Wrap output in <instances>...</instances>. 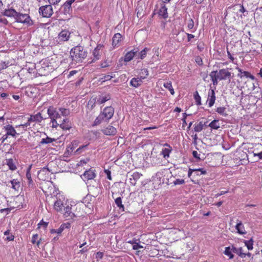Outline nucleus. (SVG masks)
Instances as JSON below:
<instances>
[{"mask_svg": "<svg viewBox=\"0 0 262 262\" xmlns=\"http://www.w3.org/2000/svg\"><path fill=\"white\" fill-rule=\"evenodd\" d=\"M114 114V108L112 106H110L104 107L103 111L100 112V114L94 120L93 126H97L103 121L108 122L113 117Z\"/></svg>", "mask_w": 262, "mask_h": 262, "instance_id": "2", "label": "nucleus"}, {"mask_svg": "<svg viewBox=\"0 0 262 262\" xmlns=\"http://www.w3.org/2000/svg\"><path fill=\"white\" fill-rule=\"evenodd\" d=\"M226 108L225 107H219L216 108V112L223 116H226L227 114L226 112Z\"/></svg>", "mask_w": 262, "mask_h": 262, "instance_id": "48", "label": "nucleus"}, {"mask_svg": "<svg viewBox=\"0 0 262 262\" xmlns=\"http://www.w3.org/2000/svg\"><path fill=\"white\" fill-rule=\"evenodd\" d=\"M101 131L104 135L106 136H115L117 133V129L111 125L104 127Z\"/></svg>", "mask_w": 262, "mask_h": 262, "instance_id": "14", "label": "nucleus"}, {"mask_svg": "<svg viewBox=\"0 0 262 262\" xmlns=\"http://www.w3.org/2000/svg\"><path fill=\"white\" fill-rule=\"evenodd\" d=\"M143 80L141 79V78L138 77H134L130 81V86L137 88L139 86H141L143 83Z\"/></svg>", "mask_w": 262, "mask_h": 262, "instance_id": "27", "label": "nucleus"}, {"mask_svg": "<svg viewBox=\"0 0 262 262\" xmlns=\"http://www.w3.org/2000/svg\"><path fill=\"white\" fill-rule=\"evenodd\" d=\"M16 21L32 26L33 24V21L30 18L29 15L27 14H23L17 12V15L15 18Z\"/></svg>", "mask_w": 262, "mask_h": 262, "instance_id": "7", "label": "nucleus"}, {"mask_svg": "<svg viewBox=\"0 0 262 262\" xmlns=\"http://www.w3.org/2000/svg\"><path fill=\"white\" fill-rule=\"evenodd\" d=\"M184 183H185L184 180L178 179L174 181V184L175 185H181V184H184Z\"/></svg>", "mask_w": 262, "mask_h": 262, "instance_id": "58", "label": "nucleus"}, {"mask_svg": "<svg viewBox=\"0 0 262 262\" xmlns=\"http://www.w3.org/2000/svg\"><path fill=\"white\" fill-rule=\"evenodd\" d=\"M122 40V35L118 33H116L112 38V45L114 47H118L120 42Z\"/></svg>", "mask_w": 262, "mask_h": 262, "instance_id": "28", "label": "nucleus"}, {"mask_svg": "<svg viewBox=\"0 0 262 262\" xmlns=\"http://www.w3.org/2000/svg\"><path fill=\"white\" fill-rule=\"evenodd\" d=\"M143 246H141L139 243H135L134 245L133 246V248L134 250H138L140 248H142Z\"/></svg>", "mask_w": 262, "mask_h": 262, "instance_id": "59", "label": "nucleus"}, {"mask_svg": "<svg viewBox=\"0 0 262 262\" xmlns=\"http://www.w3.org/2000/svg\"><path fill=\"white\" fill-rule=\"evenodd\" d=\"M104 254L103 252H97L96 253V259H97V261H99L100 259H102L103 257Z\"/></svg>", "mask_w": 262, "mask_h": 262, "instance_id": "55", "label": "nucleus"}, {"mask_svg": "<svg viewBox=\"0 0 262 262\" xmlns=\"http://www.w3.org/2000/svg\"><path fill=\"white\" fill-rule=\"evenodd\" d=\"M138 48V52H137V59H143L147 56V53L150 51V49L145 47L143 49L140 50L139 47Z\"/></svg>", "mask_w": 262, "mask_h": 262, "instance_id": "20", "label": "nucleus"}, {"mask_svg": "<svg viewBox=\"0 0 262 262\" xmlns=\"http://www.w3.org/2000/svg\"><path fill=\"white\" fill-rule=\"evenodd\" d=\"M111 96L109 94H102L97 96V103L98 104L104 103L107 101L110 100Z\"/></svg>", "mask_w": 262, "mask_h": 262, "instance_id": "18", "label": "nucleus"}, {"mask_svg": "<svg viewBox=\"0 0 262 262\" xmlns=\"http://www.w3.org/2000/svg\"><path fill=\"white\" fill-rule=\"evenodd\" d=\"M158 14L164 19H166L168 17L167 8L165 5H161V8L159 10Z\"/></svg>", "mask_w": 262, "mask_h": 262, "instance_id": "30", "label": "nucleus"}, {"mask_svg": "<svg viewBox=\"0 0 262 262\" xmlns=\"http://www.w3.org/2000/svg\"><path fill=\"white\" fill-rule=\"evenodd\" d=\"M63 216L68 220L73 219L74 217L76 216L74 213L72 211V205H67L64 207Z\"/></svg>", "mask_w": 262, "mask_h": 262, "instance_id": "17", "label": "nucleus"}, {"mask_svg": "<svg viewBox=\"0 0 262 262\" xmlns=\"http://www.w3.org/2000/svg\"><path fill=\"white\" fill-rule=\"evenodd\" d=\"M60 127L63 130H70L72 126L70 121L66 119H63V122L60 124Z\"/></svg>", "mask_w": 262, "mask_h": 262, "instance_id": "34", "label": "nucleus"}, {"mask_svg": "<svg viewBox=\"0 0 262 262\" xmlns=\"http://www.w3.org/2000/svg\"><path fill=\"white\" fill-rule=\"evenodd\" d=\"M56 140L54 138H51L49 137H47L46 138L41 139V141L39 143V145L40 146L45 144H49L52 143Z\"/></svg>", "mask_w": 262, "mask_h": 262, "instance_id": "37", "label": "nucleus"}, {"mask_svg": "<svg viewBox=\"0 0 262 262\" xmlns=\"http://www.w3.org/2000/svg\"><path fill=\"white\" fill-rule=\"evenodd\" d=\"M235 229L237 230V232L239 234L243 235L247 233L244 225L241 221H237Z\"/></svg>", "mask_w": 262, "mask_h": 262, "instance_id": "25", "label": "nucleus"}, {"mask_svg": "<svg viewBox=\"0 0 262 262\" xmlns=\"http://www.w3.org/2000/svg\"><path fill=\"white\" fill-rule=\"evenodd\" d=\"M244 243L249 250L253 249V241L252 238L249 241H245Z\"/></svg>", "mask_w": 262, "mask_h": 262, "instance_id": "49", "label": "nucleus"}, {"mask_svg": "<svg viewBox=\"0 0 262 262\" xmlns=\"http://www.w3.org/2000/svg\"><path fill=\"white\" fill-rule=\"evenodd\" d=\"M63 207V203L61 199H57L54 204V209L57 212L61 211Z\"/></svg>", "mask_w": 262, "mask_h": 262, "instance_id": "31", "label": "nucleus"}, {"mask_svg": "<svg viewBox=\"0 0 262 262\" xmlns=\"http://www.w3.org/2000/svg\"><path fill=\"white\" fill-rule=\"evenodd\" d=\"M71 33L66 30H62L58 35L59 42L66 41L69 40Z\"/></svg>", "mask_w": 262, "mask_h": 262, "instance_id": "19", "label": "nucleus"}, {"mask_svg": "<svg viewBox=\"0 0 262 262\" xmlns=\"http://www.w3.org/2000/svg\"><path fill=\"white\" fill-rule=\"evenodd\" d=\"M17 12H16L14 9H9L5 10L3 12V14L6 16L13 17L15 19L16 15H17Z\"/></svg>", "mask_w": 262, "mask_h": 262, "instance_id": "32", "label": "nucleus"}, {"mask_svg": "<svg viewBox=\"0 0 262 262\" xmlns=\"http://www.w3.org/2000/svg\"><path fill=\"white\" fill-rule=\"evenodd\" d=\"M204 124L202 122L194 124V130L195 132H200L203 129Z\"/></svg>", "mask_w": 262, "mask_h": 262, "instance_id": "45", "label": "nucleus"}, {"mask_svg": "<svg viewBox=\"0 0 262 262\" xmlns=\"http://www.w3.org/2000/svg\"><path fill=\"white\" fill-rule=\"evenodd\" d=\"M31 242L33 244H36L39 247L41 243V238L38 239V235L37 234H33L32 236Z\"/></svg>", "mask_w": 262, "mask_h": 262, "instance_id": "41", "label": "nucleus"}, {"mask_svg": "<svg viewBox=\"0 0 262 262\" xmlns=\"http://www.w3.org/2000/svg\"><path fill=\"white\" fill-rule=\"evenodd\" d=\"M71 227V224L69 223H66L62 224L60 227L57 229H51V233H56L58 234H60L62 231L66 229H69Z\"/></svg>", "mask_w": 262, "mask_h": 262, "instance_id": "22", "label": "nucleus"}, {"mask_svg": "<svg viewBox=\"0 0 262 262\" xmlns=\"http://www.w3.org/2000/svg\"><path fill=\"white\" fill-rule=\"evenodd\" d=\"M163 86L165 89L168 90L170 91L171 95H173L174 94V89H173L171 81H168L164 83Z\"/></svg>", "mask_w": 262, "mask_h": 262, "instance_id": "42", "label": "nucleus"}, {"mask_svg": "<svg viewBox=\"0 0 262 262\" xmlns=\"http://www.w3.org/2000/svg\"><path fill=\"white\" fill-rule=\"evenodd\" d=\"M43 120V118L40 113H38L35 115H31L28 118L27 122L24 124L16 126V127H21L24 130H26L27 128L34 127L36 124L40 125V123Z\"/></svg>", "mask_w": 262, "mask_h": 262, "instance_id": "3", "label": "nucleus"}, {"mask_svg": "<svg viewBox=\"0 0 262 262\" xmlns=\"http://www.w3.org/2000/svg\"><path fill=\"white\" fill-rule=\"evenodd\" d=\"M215 101V92L213 90H211L210 92L208 93L207 102L209 107H211L214 104Z\"/></svg>", "mask_w": 262, "mask_h": 262, "instance_id": "26", "label": "nucleus"}, {"mask_svg": "<svg viewBox=\"0 0 262 262\" xmlns=\"http://www.w3.org/2000/svg\"><path fill=\"white\" fill-rule=\"evenodd\" d=\"M105 172L107 175V178L110 180H112L111 172L109 170H105Z\"/></svg>", "mask_w": 262, "mask_h": 262, "instance_id": "63", "label": "nucleus"}, {"mask_svg": "<svg viewBox=\"0 0 262 262\" xmlns=\"http://www.w3.org/2000/svg\"><path fill=\"white\" fill-rule=\"evenodd\" d=\"M97 96H92L88 101L87 104V108L89 111H92L96 106L97 103Z\"/></svg>", "mask_w": 262, "mask_h": 262, "instance_id": "29", "label": "nucleus"}, {"mask_svg": "<svg viewBox=\"0 0 262 262\" xmlns=\"http://www.w3.org/2000/svg\"><path fill=\"white\" fill-rule=\"evenodd\" d=\"M224 254L228 256L230 259H232L234 257V255L232 254V250L230 247H227L225 248Z\"/></svg>", "mask_w": 262, "mask_h": 262, "instance_id": "47", "label": "nucleus"}, {"mask_svg": "<svg viewBox=\"0 0 262 262\" xmlns=\"http://www.w3.org/2000/svg\"><path fill=\"white\" fill-rule=\"evenodd\" d=\"M61 0H48L49 3L52 5L58 4Z\"/></svg>", "mask_w": 262, "mask_h": 262, "instance_id": "64", "label": "nucleus"}, {"mask_svg": "<svg viewBox=\"0 0 262 262\" xmlns=\"http://www.w3.org/2000/svg\"><path fill=\"white\" fill-rule=\"evenodd\" d=\"M7 164L8 166L10 169L14 170L16 169V166L13 162V160L12 159H8L7 160Z\"/></svg>", "mask_w": 262, "mask_h": 262, "instance_id": "46", "label": "nucleus"}, {"mask_svg": "<svg viewBox=\"0 0 262 262\" xmlns=\"http://www.w3.org/2000/svg\"><path fill=\"white\" fill-rule=\"evenodd\" d=\"M148 75V71L147 69L143 68L141 69V71L139 72L138 76L139 78H141V79H144L147 77Z\"/></svg>", "mask_w": 262, "mask_h": 262, "instance_id": "39", "label": "nucleus"}, {"mask_svg": "<svg viewBox=\"0 0 262 262\" xmlns=\"http://www.w3.org/2000/svg\"><path fill=\"white\" fill-rule=\"evenodd\" d=\"M49 223L44 222L43 220H41L38 224V228H40L41 227H42L44 229H46L47 228V226L48 225Z\"/></svg>", "mask_w": 262, "mask_h": 262, "instance_id": "53", "label": "nucleus"}, {"mask_svg": "<svg viewBox=\"0 0 262 262\" xmlns=\"http://www.w3.org/2000/svg\"><path fill=\"white\" fill-rule=\"evenodd\" d=\"M228 192V190L221 191L220 192L215 194L214 196L215 198H217L221 195L227 193Z\"/></svg>", "mask_w": 262, "mask_h": 262, "instance_id": "60", "label": "nucleus"}, {"mask_svg": "<svg viewBox=\"0 0 262 262\" xmlns=\"http://www.w3.org/2000/svg\"><path fill=\"white\" fill-rule=\"evenodd\" d=\"M93 54L94 56V59L91 61L89 62V63H91L94 61V60H97L100 58V55L99 53V51H98V48H96L93 52Z\"/></svg>", "mask_w": 262, "mask_h": 262, "instance_id": "44", "label": "nucleus"}, {"mask_svg": "<svg viewBox=\"0 0 262 262\" xmlns=\"http://www.w3.org/2000/svg\"><path fill=\"white\" fill-rule=\"evenodd\" d=\"M238 73L237 75L238 76H240L241 78L242 77H246V78H249L252 80L254 79V76L251 74L250 73L247 72V71H242L241 69H238Z\"/></svg>", "mask_w": 262, "mask_h": 262, "instance_id": "33", "label": "nucleus"}, {"mask_svg": "<svg viewBox=\"0 0 262 262\" xmlns=\"http://www.w3.org/2000/svg\"><path fill=\"white\" fill-rule=\"evenodd\" d=\"M37 69V77L40 76H46L48 72L47 71L46 67H36Z\"/></svg>", "mask_w": 262, "mask_h": 262, "instance_id": "35", "label": "nucleus"}, {"mask_svg": "<svg viewBox=\"0 0 262 262\" xmlns=\"http://www.w3.org/2000/svg\"><path fill=\"white\" fill-rule=\"evenodd\" d=\"M50 171L46 167H43L38 172V178L39 180L46 181L49 179Z\"/></svg>", "mask_w": 262, "mask_h": 262, "instance_id": "13", "label": "nucleus"}, {"mask_svg": "<svg viewBox=\"0 0 262 262\" xmlns=\"http://www.w3.org/2000/svg\"><path fill=\"white\" fill-rule=\"evenodd\" d=\"M25 94L31 98L35 97L37 94L38 93V89L34 86L28 85L25 88Z\"/></svg>", "mask_w": 262, "mask_h": 262, "instance_id": "11", "label": "nucleus"}, {"mask_svg": "<svg viewBox=\"0 0 262 262\" xmlns=\"http://www.w3.org/2000/svg\"><path fill=\"white\" fill-rule=\"evenodd\" d=\"M192 155L194 158H195L196 159H200V154L197 151L193 150L192 151Z\"/></svg>", "mask_w": 262, "mask_h": 262, "instance_id": "62", "label": "nucleus"}, {"mask_svg": "<svg viewBox=\"0 0 262 262\" xmlns=\"http://www.w3.org/2000/svg\"><path fill=\"white\" fill-rule=\"evenodd\" d=\"M137 52H138V48L135 47L133 50L127 52L124 56V61L128 62L133 59H137Z\"/></svg>", "mask_w": 262, "mask_h": 262, "instance_id": "15", "label": "nucleus"}, {"mask_svg": "<svg viewBox=\"0 0 262 262\" xmlns=\"http://www.w3.org/2000/svg\"><path fill=\"white\" fill-rule=\"evenodd\" d=\"M36 67H25L19 71L21 75H25L26 78L33 79L37 77Z\"/></svg>", "mask_w": 262, "mask_h": 262, "instance_id": "6", "label": "nucleus"}, {"mask_svg": "<svg viewBox=\"0 0 262 262\" xmlns=\"http://www.w3.org/2000/svg\"><path fill=\"white\" fill-rule=\"evenodd\" d=\"M86 56V51L81 46L72 48L70 51V59L72 61V64L81 62Z\"/></svg>", "mask_w": 262, "mask_h": 262, "instance_id": "1", "label": "nucleus"}, {"mask_svg": "<svg viewBox=\"0 0 262 262\" xmlns=\"http://www.w3.org/2000/svg\"><path fill=\"white\" fill-rule=\"evenodd\" d=\"M48 114L51 119L53 124L57 123L56 119L60 117V114L53 106H50L47 111Z\"/></svg>", "mask_w": 262, "mask_h": 262, "instance_id": "10", "label": "nucleus"}, {"mask_svg": "<svg viewBox=\"0 0 262 262\" xmlns=\"http://www.w3.org/2000/svg\"><path fill=\"white\" fill-rule=\"evenodd\" d=\"M31 167H32V165H30L28 167L27 171H26V178L28 181V182L29 185L32 184V183H33V181L32 180L31 174V172H30Z\"/></svg>", "mask_w": 262, "mask_h": 262, "instance_id": "40", "label": "nucleus"}, {"mask_svg": "<svg viewBox=\"0 0 262 262\" xmlns=\"http://www.w3.org/2000/svg\"><path fill=\"white\" fill-rule=\"evenodd\" d=\"M11 188L16 191H18L20 187V183L17 179H13L10 181Z\"/></svg>", "mask_w": 262, "mask_h": 262, "instance_id": "36", "label": "nucleus"}, {"mask_svg": "<svg viewBox=\"0 0 262 262\" xmlns=\"http://www.w3.org/2000/svg\"><path fill=\"white\" fill-rule=\"evenodd\" d=\"M231 76V73L227 69H222L219 72L214 71L210 73V76L211 81L214 85H216L218 83V80H226L229 79Z\"/></svg>", "mask_w": 262, "mask_h": 262, "instance_id": "4", "label": "nucleus"}, {"mask_svg": "<svg viewBox=\"0 0 262 262\" xmlns=\"http://www.w3.org/2000/svg\"><path fill=\"white\" fill-rule=\"evenodd\" d=\"M59 111L63 116H67L70 114V111L69 109L65 108H60Z\"/></svg>", "mask_w": 262, "mask_h": 262, "instance_id": "50", "label": "nucleus"}, {"mask_svg": "<svg viewBox=\"0 0 262 262\" xmlns=\"http://www.w3.org/2000/svg\"><path fill=\"white\" fill-rule=\"evenodd\" d=\"M96 176L95 172V170L90 169L88 170H86L83 174V178L84 180H90L94 179Z\"/></svg>", "mask_w": 262, "mask_h": 262, "instance_id": "21", "label": "nucleus"}, {"mask_svg": "<svg viewBox=\"0 0 262 262\" xmlns=\"http://www.w3.org/2000/svg\"><path fill=\"white\" fill-rule=\"evenodd\" d=\"M39 13L43 17H50L53 13L51 5L41 6L39 9Z\"/></svg>", "mask_w": 262, "mask_h": 262, "instance_id": "9", "label": "nucleus"}, {"mask_svg": "<svg viewBox=\"0 0 262 262\" xmlns=\"http://www.w3.org/2000/svg\"><path fill=\"white\" fill-rule=\"evenodd\" d=\"M194 99L196 103V104L201 105V98L197 91H196L195 92V93L194 94Z\"/></svg>", "mask_w": 262, "mask_h": 262, "instance_id": "51", "label": "nucleus"}, {"mask_svg": "<svg viewBox=\"0 0 262 262\" xmlns=\"http://www.w3.org/2000/svg\"><path fill=\"white\" fill-rule=\"evenodd\" d=\"M172 151V147L168 143H165L163 144V148L162 149L160 155L163 156L165 160H167L169 158Z\"/></svg>", "mask_w": 262, "mask_h": 262, "instance_id": "12", "label": "nucleus"}, {"mask_svg": "<svg viewBox=\"0 0 262 262\" xmlns=\"http://www.w3.org/2000/svg\"><path fill=\"white\" fill-rule=\"evenodd\" d=\"M206 173V171L203 168H199L195 169H189L188 172V177L190 178L191 176H201Z\"/></svg>", "mask_w": 262, "mask_h": 262, "instance_id": "16", "label": "nucleus"}, {"mask_svg": "<svg viewBox=\"0 0 262 262\" xmlns=\"http://www.w3.org/2000/svg\"><path fill=\"white\" fill-rule=\"evenodd\" d=\"M259 146L262 148V145H260ZM254 156L255 157L257 156L259 158V159H262V151L259 152H254Z\"/></svg>", "mask_w": 262, "mask_h": 262, "instance_id": "61", "label": "nucleus"}, {"mask_svg": "<svg viewBox=\"0 0 262 262\" xmlns=\"http://www.w3.org/2000/svg\"><path fill=\"white\" fill-rule=\"evenodd\" d=\"M4 234L5 235H9L8 236H7L6 237V239L8 241H13L14 240V236L13 235H9L10 234V230H6L5 232H4Z\"/></svg>", "mask_w": 262, "mask_h": 262, "instance_id": "52", "label": "nucleus"}, {"mask_svg": "<svg viewBox=\"0 0 262 262\" xmlns=\"http://www.w3.org/2000/svg\"><path fill=\"white\" fill-rule=\"evenodd\" d=\"M3 129L5 134H4L0 138V140L2 143H4L9 136L14 138L17 134L16 131L14 128L9 124L4 126Z\"/></svg>", "mask_w": 262, "mask_h": 262, "instance_id": "5", "label": "nucleus"}, {"mask_svg": "<svg viewBox=\"0 0 262 262\" xmlns=\"http://www.w3.org/2000/svg\"><path fill=\"white\" fill-rule=\"evenodd\" d=\"M41 189L45 195L49 196L51 194V190L53 189V188L51 186V183L48 182H45L42 184Z\"/></svg>", "mask_w": 262, "mask_h": 262, "instance_id": "23", "label": "nucleus"}, {"mask_svg": "<svg viewBox=\"0 0 262 262\" xmlns=\"http://www.w3.org/2000/svg\"><path fill=\"white\" fill-rule=\"evenodd\" d=\"M113 77H114L113 76H111L110 75H105L101 78V80L102 82H103L111 80Z\"/></svg>", "mask_w": 262, "mask_h": 262, "instance_id": "54", "label": "nucleus"}, {"mask_svg": "<svg viewBox=\"0 0 262 262\" xmlns=\"http://www.w3.org/2000/svg\"><path fill=\"white\" fill-rule=\"evenodd\" d=\"M211 129H217L220 127L219 121L218 120H213L208 125Z\"/></svg>", "mask_w": 262, "mask_h": 262, "instance_id": "38", "label": "nucleus"}, {"mask_svg": "<svg viewBox=\"0 0 262 262\" xmlns=\"http://www.w3.org/2000/svg\"><path fill=\"white\" fill-rule=\"evenodd\" d=\"M75 0H67L59 9V12L64 15H70L72 12V4Z\"/></svg>", "mask_w": 262, "mask_h": 262, "instance_id": "8", "label": "nucleus"}, {"mask_svg": "<svg viewBox=\"0 0 262 262\" xmlns=\"http://www.w3.org/2000/svg\"><path fill=\"white\" fill-rule=\"evenodd\" d=\"M188 28L189 29H192L194 27V21L192 19L190 18L188 21Z\"/></svg>", "mask_w": 262, "mask_h": 262, "instance_id": "57", "label": "nucleus"}, {"mask_svg": "<svg viewBox=\"0 0 262 262\" xmlns=\"http://www.w3.org/2000/svg\"><path fill=\"white\" fill-rule=\"evenodd\" d=\"M115 204L117 207L121 209L122 211L124 210V205L122 203V199L120 197L116 198L115 200Z\"/></svg>", "mask_w": 262, "mask_h": 262, "instance_id": "43", "label": "nucleus"}, {"mask_svg": "<svg viewBox=\"0 0 262 262\" xmlns=\"http://www.w3.org/2000/svg\"><path fill=\"white\" fill-rule=\"evenodd\" d=\"M142 176V174L141 173L137 171L134 172L131 175V177L129 179L130 184L133 186H135L136 184L137 181Z\"/></svg>", "mask_w": 262, "mask_h": 262, "instance_id": "24", "label": "nucleus"}, {"mask_svg": "<svg viewBox=\"0 0 262 262\" xmlns=\"http://www.w3.org/2000/svg\"><path fill=\"white\" fill-rule=\"evenodd\" d=\"M238 255L242 258H244L246 256V253H244L242 248H239L238 250Z\"/></svg>", "mask_w": 262, "mask_h": 262, "instance_id": "56", "label": "nucleus"}]
</instances>
